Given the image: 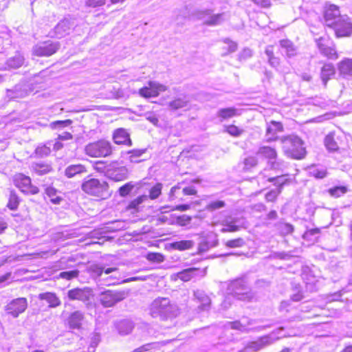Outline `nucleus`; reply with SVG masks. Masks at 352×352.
<instances>
[{"label": "nucleus", "mask_w": 352, "mask_h": 352, "mask_svg": "<svg viewBox=\"0 0 352 352\" xmlns=\"http://www.w3.org/2000/svg\"><path fill=\"white\" fill-rule=\"evenodd\" d=\"M283 150L285 154L295 160L303 159L306 155V150L303 141L297 135H289L280 138Z\"/></svg>", "instance_id": "f257e3e1"}, {"label": "nucleus", "mask_w": 352, "mask_h": 352, "mask_svg": "<svg viewBox=\"0 0 352 352\" xmlns=\"http://www.w3.org/2000/svg\"><path fill=\"white\" fill-rule=\"evenodd\" d=\"M149 311L153 318L160 317L165 319L176 316L178 309L177 305L171 303L168 298L159 297L151 302Z\"/></svg>", "instance_id": "f03ea898"}, {"label": "nucleus", "mask_w": 352, "mask_h": 352, "mask_svg": "<svg viewBox=\"0 0 352 352\" xmlns=\"http://www.w3.org/2000/svg\"><path fill=\"white\" fill-rule=\"evenodd\" d=\"M194 15L198 20L201 21L204 25L211 27L221 25L229 16L225 12L214 13L212 8L198 10L195 11Z\"/></svg>", "instance_id": "7ed1b4c3"}, {"label": "nucleus", "mask_w": 352, "mask_h": 352, "mask_svg": "<svg viewBox=\"0 0 352 352\" xmlns=\"http://www.w3.org/2000/svg\"><path fill=\"white\" fill-rule=\"evenodd\" d=\"M84 151L91 157H107L112 154L113 147L110 142L101 139L87 144Z\"/></svg>", "instance_id": "20e7f679"}, {"label": "nucleus", "mask_w": 352, "mask_h": 352, "mask_svg": "<svg viewBox=\"0 0 352 352\" xmlns=\"http://www.w3.org/2000/svg\"><path fill=\"white\" fill-rule=\"evenodd\" d=\"M228 290L233 296L239 300L250 302L255 297L248 283L241 278L231 281L228 285Z\"/></svg>", "instance_id": "39448f33"}, {"label": "nucleus", "mask_w": 352, "mask_h": 352, "mask_svg": "<svg viewBox=\"0 0 352 352\" xmlns=\"http://www.w3.org/2000/svg\"><path fill=\"white\" fill-rule=\"evenodd\" d=\"M81 189L88 195L103 197L108 194L109 184L105 181L91 178L82 182Z\"/></svg>", "instance_id": "423d86ee"}, {"label": "nucleus", "mask_w": 352, "mask_h": 352, "mask_svg": "<svg viewBox=\"0 0 352 352\" xmlns=\"http://www.w3.org/2000/svg\"><path fill=\"white\" fill-rule=\"evenodd\" d=\"M13 182L14 186L24 194L36 195L39 192L38 188L32 184L30 177L23 173L15 174L13 177Z\"/></svg>", "instance_id": "0eeeda50"}, {"label": "nucleus", "mask_w": 352, "mask_h": 352, "mask_svg": "<svg viewBox=\"0 0 352 352\" xmlns=\"http://www.w3.org/2000/svg\"><path fill=\"white\" fill-rule=\"evenodd\" d=\"M126 297L124 291L107 290L100 295V302L104 307H111Z\"/></svg>", "instance_id": "6e6552de"}, {"label": "nucleus", "mask_w": 352, "mask_h": 352, "mask_svg": "<svg viewBox=\"0 0 352 352\" xmlns=\"http://www.w3.org/2000/svg\"><path fill=\"white\" fill-rule=\"evenodd\" d=\"M59 42L47 41L41 42L32 47V54L36 56H50L60 48Z\"/></svg>", "instance_id": "1a4fd4ad"}, {"label": "nucleus", "mask_w": 352, "mask_h": 352, "mask_svg": "<svg viewBox=\"0 0 352 352\" xmlns=\"http://www.w3.org/2000/svg\"><path fill=\"white\" fill-rule=\"evenodd\" d=\"M337 37L350 36L352 34V22L346 15L340 16L331 26Z\"/></svg>", "instance_id": "9d476101"}, {"label": "nucleus", "mask_w": 352, "mask_h": 352, "mask_svg": "<svg viewBox=\"0 0 352 352\" xmlns=\"http://www.w3.org/2000/svg\"><path fill=\"white\" fill-rule=\"evenodd\" d=\"M93 296L92 289L87 287L69 289L67 293V297L69 300H79L86 305L89 303Z\"/></svg>", "instance_id": "9b49d317"}, {"label": "nucleus", "mask_w": 352, "mask_h": 352, "mask_svg": "<svg viewBox=\"0 0 352 352\" xmlns=\"http://www.w3.org/2000/svg\"><path fill=\"white\" fill-rule=\"evenodd\" d=\"M167 90V87L156 81H149L148 86L144 87L139 90V94L144 98H149L157 97L160 92Z\"/></svg>", "instance_id": "f8f14e48"}, {"label": "nucleus", "mask_w": 352, "mask_h": 352, "mask_svg": "<svg viewBox=\"0 0 352 352\" xmlns=\"http://www.w3.org/2000/svg\"><path fill=\"white\" fill-rule=\"evenodd\" d=\"M221 225L223 226L221 232H234L245 227V221L243 218L228 216L222 221Z\"/></svg>", "instance_id": "ddd939ff"}, {"label": "nucleus", "mask_w": 352, "mask_h": 352, "mask_svg": "<svg viewBox=\"0 0 352 352\" xmlns=\"http://www.w3.org/2000/svg\"><path fill=\"white\" fill-rule=\"evenodd\" d=\"M74 26V23L73 21L65 19L60 21L53 30L50 32V36L52 38H61L69 34Z\"/></svg>", "instance_id": "4468645a"}, {"label": "nucleus", "mask_w": 352, "mask_h": 352, "mask_svg": "<svg viewBox=\"0 0 352 352\" xmlns=\"http://www.w3.org/2000/svg\"><path fill=\"white\" fill-rule=\"evenodd\" d=\"M28 307V302L25 298H18L12 300L7 306L6 311L13 317L16 318L25 311Z\"/></svg>", "instance_id": "2eb2a0df"}, {"label": "nucleus", "mask_w": 352, "mask_h": 352, "mask_svg": "<svg viewBox=\"0 0 352 352\" xmlns=\"http://www.w3.org/2000/svg\"><path fill=\"white\" fill-rule=\"evenodd\" d=\"M283 131V126L281 122L272 120L267 123L266 137L267 142L275 141L278 139L277 133Z\"/></svg>", "instance_id": "dca6fc26"}, {"label": "nucleus", "mask_w": 352, "mask_h": 352, "mask_svg": "<svg viewBox=\"0 0 352 352\" xmlns=\"http://www.w3.org/2000/svg\"><path fill=\"white\" fill-rule=\"evenodd\" d=\"M342 16L337 6L330 4L326 7L324 16L327 25L331 26Z\"/></svg>", "instance_id": "f3484780"}, {"label": "nucleus", "mask_w": 352, "mask_h": 352, "mask_svg": "<svg viewBox=\"0 0 352 352\" xmlns=\"http://www.w3.org/2000/svg\"><path fill=\"white\" fill-rule=\"evenodd\" d=\"M206 275V270H200L199 268L190 267L183 271L178 272L177 276L180 280L186 282L191 280L192 278L200 276H204Z\"/></svg>", "instance_id": "a211bd4d"}, {"label": "nucleus", "mask_w": 352, "mask_h": 352, "mask_svg": "<svg viewBox=\"0 0 352 352\" xmlns=\"http://www.w3.org/2000/svg\"><path fill=\"white\" fill-rule=\"evenodd\" d=\"M257 153L264 156L270 160L271 163V168L272 169L277 168L278 163L275 161L277 157V152L275 148L267 146H261L258 148Z\"/></svg>", "instance_id": "6ab92c4d"}, {"label": "nucleus", "mask_w": 352, "mask_h": 352, "mask_svg": "<svg viewBox=\"0 0 352 352\" xmlns=\"http://www.w3.org/2000/svg\"><path fill=\"white\" fill-rule=\"evenodd\" d=\"M129 171L125 166H120L116 168H109L107 170V177L115 181L120 182L127 179Z\"/></svg>", "instance_id": "aec40b11"}, {"label": "nucleus", "mask_w": 352, "mask_h": 352, "mask_svg": "<svg viewBox=\"0 0 352 352\" xmlns=\"http://www.w3.org/2000/svg\"><path fill=\"white\" fill-rule=\"evenodd\" d=\"M324 145L329 152L340 151L342 148L341 142L334 133H329L325 137Z\"/></svg>", "instance_id": "412c9836"}, {"label": "nucleus", "mask_w": 352, "mask_h": 352, "mask_svg": "<svg viewBox=\"0 0 352 352\" xmlns=\"http://www.w3.org/2000/svg\"><path fill=\"white\" fill-rule=\"evenodd\" d=\"M113 141L117 144H126L131 146L132 142L129 138V134L124 129H118L116 130L113 135Z\"/></svg>", "instance_id": "4be33fe9"}, {"label": "nucleus", "mask_w": 352, "mask_h": 352, "mask_svg": "<svg viewBox=\"0 0 352 352\" xmlns=\"http://www.w3.org/2000/svg\"><path fill=\"white\" fill-rule=\"evenodd\" d=\"M28 95V90L25 85H17L12 89H7L6 96L9 99L22 98Z\"/></svg>", "instance_id": "5701e85b"}, {"label": "nucleus", "mask_w": 352, "mask_h": 352, "mask_svg": "<svg viewBox=\"0 0 352 352\" xmlns=\"http://www.w3.org/2000/svg\"><path fill=\"white\" fill-rule=\"evenodd\" d=\"M194 296L200 302L199 309L201 311L208 310L210 307L211 300L206 294L200 289H197L194 292Z\"/></svg>", "instance_id": "b1692460"}, {"label": "nucleus", "mask_w": 352, "mask_h": 352, "mask_svg": "<svg viewBox=\"0 0 352 352\" xmlns=\"http://www.w3.org/2000/svg\"><path fill=\"white\" fill-rule=\"evenodd\" d=\"M324 40L322 38H319L317 41V45L320 50V52L325 56L331 59H337L338 54L334 47L327 46L324 43Z\"/></svg>", "instance_id": "393cba45"}, {"label": "nucleus", "mask_w": 352, "mask_h": 352, "mask_svg": "<svg viewBox=\"0 0 352 352\" xmlns=\"http://www.w3.org/2000/svg\"><path fill=\"white\" fill-rule=\"evenodd\" d=\"M87 172V170L85 166L81 164H78L68 166L65 169L64 173L67 178H72L77 175H81L86 173Z\"/></svg>", "instance_id": "a878e982"}, {"label": "nucleus", "mask_w": 352, "mask_h": 352, "mask_svg": "<svg viewBox=\"0 0 352 352\" xmlns=\"http://www.w3.org/2000/svg\"><path fill=\"white\" fill-rule=\"evenodd\" d=\"M338 69L341 76H352V58H345L338 64Z\"/></svg>", "instance_id": "bb28decb"}, {"label": "nucleus", "mask_w": 352, "mask_h": 352, "mask_svg": "<svg viewBox=\"0 0 352 352\" xmlns=\"http://www.w3.org/2000/svg\"><path fill=\"white\" fill-rule=\"evenodd\" d=\"M84 320V314L80 311H75L71 314L68 318L69 327L72 329H80Z\"/></svg>", "instance_id": "cd10ccee"}, {"label": "nucleus", "mask_w": 352, "mask_h": 352, "mask_svg": "<svg viewBox=\"0 0 352 352\" xmlns=\"http://www.w3.org/2000/svg\"><path fill=\"white\" fill-rule=\"evenodd\" d=\"M336 69L332 63H326L323 65L320 72V78L324 86L328 80L335 75Z\"/></svg>", "instance_id": "c85d7f7f"}, {"label": "nucleus", "mask_w": 352, "mask_h": 352, "mask_svg": "<svg viewBox=\"0 0 352 352\" xmlns=\"http://www.w3.org/2000/svg\"><path fill=\"white\" fill-rule=\"evenodd\" d=\"M30 168L34 173L38 175H45L52 171L51 164L45 162L32 163Z\"/></svg>", "instance_id": "c756f323"}, {"label": "nucleus", "mask_w": 352, "mask_h": 352, "mask_svg": "<svg viewBox=\"0 0 352 352\" xmlns=\"http://www.w3.org/2000/svg\"><path fill=\"white\" fill-rule=\"evenodd\" d=\"M116 328L120 335L124 336L129 334L133 331L134 324L130 320H122L116 324Z\"/></svg>", "instance_id": "7c9ffc66"}, {"label": "nucleus", "mask_w": 352, "mask_h": 352, "mask_svg": "<svg viewBox=\"0 0 352 352\" xmlns=\"http://www.w3.org/2000/svg\"><path fill=\"white\" fill-rule=\"evenodd\" d=\"M281 48L285 50L286 56L292 58L297 54V48L294 44L288 39H283L279 41Z\"/></svg>", "instance_id": "2f4dec72"}, {"label": "nucleus", "mask_w": 352, "mask_h": 352, "mask_svg": "<svg viewBox=\"0 0 352 352\" xmlns=\"http://www.w3.org/2000/svg\"><path fill=\"white\" fill-rule=\"evenodd\" d=\"M189 102L190 101L188 99V98L184 96L183 97L177 98L169 102L168 104V107L171 110L175 111L179 109L188 108Z\"/></svg>", "instance_id": "473e14b6"}, {"label": "nucleus", "mask_w": 352, "mask_h": 352, "mask_svg": "<svg viewBox=\"0 0 352 352\" xmlns=\"http://www.w3.org/2000/svg\"><path fill=\"white\" fill-rule=\"evenodd\" d=\"M40 300H45L49 303L50 307H56L60 305V300L54 293L45 292L40 294Z\"/></svg>", "instance_id": "72a5a7b5"}, {"label": "nucleus", "mask_w": 352, "mask_h": 352, "mask_svg": "<svg viewBox=\"0 0 352 352\" xmlns=\"http://www.w3.org/2000/svg\"><path fill=\"white\" fill-rule=\"evenodd\" d=\"M273 343V340L268 336L262 337L260 340L252 342L249 344V348L257 351Z\"/></svg>", "instance_id": "f704fd0d"}, {"label": "nucleus", "mask_w": 352, "mask_h": 352, "mask_svg": "<svg viewBox=\"0 0 352 352\" xmlns=\"http://www.w3.org/2000/svg\"><path fill=\"white\" fill-rule=\"evenodd\" d=\"M239 115V111L234 107L220 109L217 113V116L221 118V121Z\"/></svg>", "instance_id": "c9c22d12"}, {"label": "nucleus", "mask_w": 352, "mask_h": 352, "mask_svg": "<svg viewBox=\"0 0 352 352\" xmlns=\"http://www.w3.org/2000/svg\"><path fill=\"white\" fill-rule=\"evenodd\" d=\"M194 241L191 240H184L175 241L170 244V248L180 251L191 249L194 246Z\"/></svg>", "instance_id": "e433bc0d"}, {"label": "nucleus", "mask_w": 352, "mask_h": 352, "mask_svg": "<svg viewBox=\"0 0 352 352\" xmlns=\"http://www.w3.org/2000/svg\"><path fill=\"white\" fill-rule=\"evenodd\" d=\"M265 54L267 57L268 63L272 67H277L279 65L280 59L274 56L272 45H268L266 47Z\"/></svg>", "instance_id": "4c0bfd02"}, {"label": "nucleus", "mask_w": 352, "mask_h": 352, "mask_svg": "<svg viewBox=\"0 0 352 352\" xmlns=\"http://www.w3.org/2000/svg\"><path fill=\"white\" fill-rule=\"evenodd\" d=\"M267 181L270 182H273L274 185L277 186L276 189H278V190L280 189V192H282L283 186L285 185L288 182L289 179L285 178V175H281V176L269 177L267 179Z\"/></svg>", "instance_id": "58836bf2"}, {"label": "nucleus", "mask_w": 352, "mask_h": 352, "mask_svg": "<svg viewBox=\"0 0 352 352\" xmlns=\"http://www.w3.org/2000/svg\"><path fill=\"white\" fill-rule=\"evenodd\" d=\"M23 57L20 54H17L9 58L7 60V65L10 68L16 69L20 67L23 64Z\"/></svg>", "instance_id": "ea45409f"}, {"label": "nucleus", "mask_w": 352, "mask_h": 352, "mask_svg": "<svg viewBox=\"0 0 352 352\" xmlns=\"http://www.w3.org/2000/svg\"><path fill=\"white\" fill-rule=\"evenodd\" d=\"M148 200V196L147 195H141L136 199L132 200L128 205L127 209L128 210H133L135 211H138L139 209V206Z\"/></svg>", "instance_id": "a19ab883"}, {"label": "nucleus", "mask_w": 352, "mask_h": 352, "mask_svg": "<svg viewBox=\"0 0 352 352\" xmlns=\"http://www.w3.org/2000/svg\"><path fill=\"white\" fill-rule=\"evenodd\" d=\"M19 202L20 199L16 193L14 191L11 190L10 192L9 200L7 206L10 210H14L18 208Z\"/></svg>", "instance_id": "79ce46f5"}, {"label": "nucleus", "mask_w": 352, "mask_h": 352, "mask_svg": "<svg viewBox=\"0 0 352 352\" xmlns=\"http://www.w3.org/2000/svg\"><path fill=\"white\" fill-rule=\"evenodd\" d=\"M50 153V146L47 144H40L35 149V154L39 157L48 156Z\"/></svg>", "instance_id": "37998d69"}, {"label": "nucleus", "mask_w": 352, "mask_h": 352, "mask_svg": "<svg viewBox=\"0 0 352 352\" xmlns=\"http://www.w3.org/2000/svg\"><path fill=\"white\" fill-rule=\"evenodd\" d=\"M94 170L99 173H104L107 176V170L111 168V165H107L104 161H96L93 166Z\"/></svg>", "instance_id": "c03bdc74"}, {"label": "nucleus", "mask_w": 352, "mask_h": 352, "mask_svg": "<svg viewBox=\"0 0 352 352\" xmlns=\"http://www.w3.org/2000/svg\"><path fill=\"white\" fill-rule=\"evenodd\" d=\"M225 131L233 137H239L244 132L243 129H240L238 126L233 124L226 126Z\"/></svg>", "instance_id": "a18cd8bd"}, {"label": "nucleus", "mask_w": 352, "mask_h": 352, "mask_svg": "<svg viewBox=\"0 0 352 352\" xmlns=\"http://www.w3.org/2000/svg\"><path fill=\"white\" fill-rule=\"evenodd\" d=\"M135 187V185L133 184L132 182H128L125 184L124 185L120 187L118 189L119 195L124 197L129 195V193L132 191L133 188Z\"/></svg>", "instance_id": "49530a36"}, {"label": "nucleus", "mask_w": 352, "mask_h": 352, "mask_svg": "<svg viewBox=\"0 0 352 352\" xmlns=\"http://www.w3.org/2000/svg\"><path fill=\"white\" fill-rule=\"evenodd\" d=\"M162 184L161 183L156 184L154 186H153L149 191V197L151 199H155L162 193Z\"/></svg>", "instance_id": "de8ad7c7"}, {"label": "nucleus", "mask_w": 352, "mask_h": 352, "mask_svg": "<svg viewBox=\"0 0 352 352\" xmlns=\"http://www.w3.org/2000/svg\"><path fill=\"white\" fill-rule=\"evenodd\" d=\"M45 193L51 198V201L54 204H58L62 200L59 197H54L56 194V190L53 187L46 188Z\"/></svg>", "instance_id": "09e8293b"}, {"label": "nucleus", "mask_w": 352, "mask_h": 352, "mask_svg": "<svg viewBox=\"0 0 352 352\" xmlns=\"http://www.w3.org/2000/svg\"><path fill=\"white\" fill-rule=\"evenodd\" d=\"M245 241L243 238H237L235 239L229 240L226 243L228 248H241L245 245Z\"/></svg>", "instance_id": "8fccbe9b"}, {"label": "nucleus", "mask_w": 352, "mask_h": 352, "mask_svg": "<svg viewBox=\"0 0 352 352\" xmlns=\"http://www.w3.org/2000/svg\"><path fill=\"white\" fill-rule=\"evenodd\" d=\"M309 173L316 178L322 179L327 176V173L325 169H319L316 167H312L310 168Z\"/></svg>", "instance_id": "3c124183"}, {"label": "nucleus", "mask_w": 352, "mask_h": 352, "mask_svg": "<svg viewBox=\"0 0 352 352\" xmlns=\"http://www.w3.org/2000/svg\"><path fill=\"white\" fill-rule=\"evenodd\" d=\"M118 269L116 267H108L107 269H104L102 267L96 265L94 267L93 271L98 276H102V273L104 272L105 274H109L110 273H112L115 271H116Z\"/></svg>", "instance_id": "603ef678"}, {"label": "nucleus", "mask_w": 352, "mask_h": 352, "mask_svg": "<svg viewBox=\"0 0 352 352\" xmlns=\"http://www.w3.org/2000/svg\"><path fill=\"white\" fill-rule=\"evenodd\" d=\"M347 191V189L344 186H337L333 188H330L329 190V194L335 197H339L341 195L346 193Z\"/></svg>", "instance_id": "864d4df0"}, {"label": "nucleus", "mask_w": 352, "mask_h": 352, "mask_svg": "<svg viewBox=\"0 0 352 352\" xmlns=\"http://www.w3.org/2000/svg\"><path fill=\"white\" fill-rule=\"evenodd\" d=\"M72 123L71 120H57L50 123V126L52 129H55L56 128H64Z\"/></svg>", "instance_id": "5fc2aeb1"}, {"label": "nucleus", "mask_w": 352, "mask_h": 352, "mask_svg": "<svg viewBox=\"0 0 352 352\" xmlns=\"http://www.w3.org/2000/svg\"><path fill=\"white\" fill-rule=\"evenodd\" d=\"M278 226V230L283 235L291 234L294 230L293 226L289 223H280Z\"/></svg>", "instance_id": "6e6d98bb"}, {"label": "nucleus", "mask_w": 352, "mask_h": 352, "mask_svg": "<svg viewBox=\"0 0 352 352\" xmlns=\"http://www.w3.org/2000/svg\"><path fill=\"white\" fill-rule=\"evenodd\" d=\"M223 42L227 45V46L225 47L227 50V52L223 55L233 53L237 50V44L235 42L230 41L229 38H225Z\"/></svg>", "instance_id": "4d7b16f0"}, {"label": "nucleus", "mask_w": 352, "mask_h": 352, "mask_svg": "<svg viewBox=\"0 0 352 352\" xmlns=\"http://www.w3.org/2000/svg\"><path fill=\"white\" fill-rule=\"evenodd\" d=\"M144 153V150H133L129 151V160L131 162L138 163L140 160H138L137 158L140 157Z\"/></svg>", "instance_id": "13d9d810"}, {"label": "nucleus", "mask_w": 352, "mask_h": 352, "mask_svg": "<svg viewBox=\"0 0 352 352\" xmlns=\"http://www.w3.org/2000/svg\"><path fill=\"white\" fill-rule=\"evenodd\" d=\"M244 167L245 169H250L256 166L258 160L256 157L250 156L244 160Z\"/></svg>", "instance_id": "bf43d9fd"}, {"label": "nucleus", "mask_w": 352, "mask_h": 352, "mask_svg": "<svg viewBox=\"0 0 352 352\" xmlns=\"http://www.w3.org/2000/svg\"><path fill=\"white\" fill-rule=\"evenodd\" d=\"M225 206V202L223 201H214L209 203L206 206V209L210 211H213Z\"/></svg>", "instance_id": "052dcab7"}, {"label": "nucleus", "mask_w": 352, "mask_h": 352, "mask_svg": "<svg viewBox=\"0 0 352 352\" xmlns=\"http://www.w3.org/2000/svg\"><path fill=\"white\" fill-rule=\"evenodd\" d=\"M281 193L280 192V190H278V189H273V190H271L270 191H269L266 195H265V199L267 201H271V202H274L276 201L277 197Z\"/></svg>", "instance_id": "680f3d73"}, {"label": "nucleus", "mask_w": 352, "mask_h": 352, "mask_svg": "<svg viewBox=\"0 0 352 352\" xmlns=\"http://www.w3.org/2000/svg\"><path fill=\"white\" fill-rule=\"evenodd\" d=\"M79 272L78 270H71L67 272H60L59 276L62 278H65L67 280H71L74 278H76L78 276Z\"/></svg>", "instance_id": "e2e57ef3"}, {"label": "nucleus", "mask_w": 352, "mask_h": 352, "mask_svg": "<svg viewBox=\"0 0 352 352\" xmlns=\"http://www.w3.org/2000/svg\"><path fill=\"white\" fill-rule=\"evenodd\" d=\"M150 261L160 263L164 261V256L160 253H149L146 256Z\"/></svg>", "instance_id": "0e129e2a"}, {"label": "nucleus", "mask_w": 352, "mask_h": 352, "mask_svg": "<svg viewBox=\"0 0 352 352\" xmlns=\"http://www.w3.org/2000/svg\"><path fill=\"white\" fill-rule=\"evenodd\" d=\"M106 0H85V5L88 7L96 8L105 4Z\"/></svg>", "instance_id": "69168bd1"}, {"label": "nucleus", "mask_w": 352, "mask_h": 352, "mask_svg": "<svg viewBox=\"0 0 352 352\" xmlns=\"http://www.w3.org/2000/svg\"><path fill=\"white\" fill-rule=\"evenodd\" d=\"M230 328L233 329H237L241 331H245L246 330L245 326L242 324L240 321H234L229 323Z\"/></svg>", "instance_id": "338daca9"}, {"label": "nucleus", "mask_w": 352, "mask_h": 352, "mask_svg": "<svg viewBox=\"0 0 352 352\" xmlns=\"http://www.w3.org/2000/svg\"><path fill=\"white\" fill-rule=\"evenodd\" d=\"M191 221V217L187 215H182L177 217V222L181 226H186Z\"/></svg>", "instance_id": "774afa93"}]
</instances>
